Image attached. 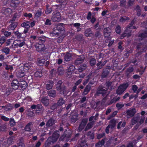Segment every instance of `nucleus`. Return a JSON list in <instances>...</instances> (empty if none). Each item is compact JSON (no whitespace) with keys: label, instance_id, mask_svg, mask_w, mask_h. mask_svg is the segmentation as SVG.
<instances>
[{"label":"nucleus","instance_id":"53","mask_svg":"<svg viewBox=\"0 0 147 147\" xmlns=\"http://www.w3.org/2000/svg\"><path fill=\"white\" fill-rule=\"evenodd\" d=\"M6 127L5 124H0V131H6Z\"/></svg>","mask_w":147,"mask_h":147},{"label":"nucleus","instance_id":"57","mask_svg":"<svg viewBox=\"0 0 147 147\" xmlns=\"http://www.w3.org/2000/svg\"><path fill=\"white\" fill-rule=\"evenodd\" d=\"M120 5L121 7H125L126 5L125 0H120Z\"/></svg>","mask_w":147,"mask_h":147},{"label":"nucleus","instance_id":"62","mask_svg":"<svg viewBox=\"0 0 147 147\" xmlns=\"http://www.w3.org/2000/svg\"><path fill=\"white\" fill-rule=\"evenodd\" d=\"M88 136H89L90 139H93L94 138V135L93 133H92L91 131H88L87 133Z\"/></svg>","mask_w":147,"mask_h":147},{"label":"nucleus","instance_id":"1","mask_svg":"<svg viewBox=\"0 0 147 147\" xmlns=\"http://www.w3.org/2000/svg\"><path fill=\"white\" fill-rule=\"evenodd\" d=\"M104 35L105 38H107L106 40L107 42L108 40H111L112 37L111 36V30L109 27L105 28L103 30Z\"/></svg>","mask_w":147,"mask_h":147},{"label":"nucleus","instance_id":"64","mask_svg":"<svg viewBox=\"0 0 147 147\" xmlns=\"http://www.w3.org/2000/svg\"><path fill=\"white\" fill-rule=\"evenodd\" d=\"M58 106L57 103H54L52 105L50 106V109L52 110H54L56 109Z\"/></svg>","mask_w":147,"mask_h":147},{"label":"nucleus","instance_id":"22","mask_svg":"<svg viewBox=\"0 0 147 147\" xmlns=\"http://www.w3.org/2000/svg\"><path fill=\"white\" fill-rule=\"evenodd\" d=\"M38 43L40 44L45 45L46 41V38L45 36L40 37L38 39Z\"/></svg>","mask_w":147,"mask_h":147},{"label":"nucleus","instance_id":"58","mask_svg":"<svg viewBox=\"0 0 147 147\" xmlns=\"http://www.w3.org/2000/svg\"><path fill=\"white\" fill-rule=\"evenodd\" d=\"M6 38L4 36H2L0 38V44L2 45L6 41Z\"/></svg>","mask_w":147,"mask_h":147},{"label":"nucleus","instance_id":"10","mask_svg":"<svg viewBox=\"0 0 147 147\" xmlns=\"http://www.w3.org/2000/svg\"><path fill=\"white\" fill-rule=\"evenodd\" d=\"M36 50L37 52L40 53L44 51L46 49L45 45L36 43L35 45Z\"/></svg>","mask_w":147,"mask_h":147},{"label":"nucleus","instance_id":"60","mask_svg":"<svg viewBox=\"0 0 147 147\" xmlns=\"http://www.w3.org/2000/svg\"><path fill=\"white\" fill-rule=\"evenodd\" d=\"M45 24L46 25L50 26L51 25V20L49 18L46 19V21L45 22Z\"/></svg>","mask_w":147,"mask_h":147},{"label":"nucleus","instance_id":"28","mask_svg":"<svg viewBox=\"0 0 147 147\" xmlns=\"http://www.w3.org/2000/svg\"><path fill=\"white\" fill-rule=\"evenodd\" d=\"M30 24L29 21H26L22 23L21 24V26L25 28H29L30 27Z\"/></svg>","mask_w":147,"mask_h":147},{"label":"nucleus","instance_id":"41","mask_svg":"<svg viewBox=\"0 0 147 147\" xmlns=\"http://www.w3.org/2000/svg\"><path fill=\"white\" fill-rule=\"evenodd\" d=\"M10 49L8 47H5L1 50L2 53H5L6 55H7L9 54Z\"/></svg>","mask_w":147,"mask_h":147},{"label":"nucleus","instance_id":"13","mask_svg":"<svg viewBox=\"0 0 147 147\" xmlns=\"http://www.w3.org/2000/svg\"><path fill=\"white\" fill-rule=\"evenodd\" d=\"M19 84V82L17 80H14L11 83V86L13 89L16 90L18 88Z\"/></svg>","mask_w":147,"mask_h":147},{"label":"nucleus","instance_id":"43","mask_svg":"<svg viewBox=\"0 0 147 147\" xmlns=\"http://www.w3.org/2000/svg\"><path fill=\"white\" fill-rule=\"evenodd\" d=\"M57 71L59 74H63L64 73V69L63 67L61 66L57 69Z\"/></svg>","mask_w":147,"mask_h":147},{"label":"nucleus","instance_id":"44","mask_svg":"<svg viewBox=\"0 0 147 147\" xmlns=\"http://www.w3.org/2000/svg\"><path fill=\"white\" fill-rule=\"evenodd\" d=\"M14 34L15 35L18 39H20L21 37L23 38V37H21V35L23 33H21L18 31H17L14 32Z\"/></svg>","mask_w":147,"mask_h":147},{"label":"nucleus","instance_id":"52","mask_svg":"<svg viewBox=\"0 0 147 147\" xmlns=\"http://www.w3.org/2000/svg\"><path fill=\"white\" fill-rule=\"evenodd\" d=\"M116 32L118 34H120L121 32V27L118 25L117 26L115 29Z\"/></svg>","mask_w":147,"mask_h":147},{"label":"nucleus","instance_id":"35","mask_svg":"<svg viewBox=\"0 0 147 147\" xmlns=\"http://www.w3.org/2000/svg\"><path fill=\"white\" fill-rule=\"evenodd\" d=\"M71 133L70 132H67L66 134L65 133L63 134L61 137H63V138H69L71 137Z\"/></svg>","mask_w":147,"mask_h":147},{"label":"nucleus","instance_id":"18","mask_svg":"<svg viewBox=\"0 0 147 147\" xmlns=\"http://www.w3.org/2000/svg\"><path fill=\"white\" fill-rule=\"evenodd\" d=\"M10 23L11 24L7 27L8 29L9 30H13L17 26L18 23L17 22H14Z\"/></svg>","mask_w":147,"mask_h":147},{"label":"nucleus","instance_id":"24","mask_svg":"<svg viewBox=\"0 0 147 147\" xmlns=\"http://www.w3.org/2000/svg\"><path fill=\"white\" fill-rule=\"evenodd\" d=\"M91 86L89 84L87 85L85 88L83 94L84 95H86L90 91Z\"/></svg>","mask_w":147,"mask_h":147},{"label":"nucleus","instance_id":"15","mask_svg":"<svg viewBox=\"0 0 147 147\" xmlns=\"http://www.w3.org/2000/svg\"><path fill=\"white\" fill-rule=\"evenodd\" d=\"M84 57L83 56H80L75 60L74 62L75 65H77L82 63L84 61Z\"/></svg>","mask_w":147,"mask_h":147},{"label":"nucleus","instance_id":"45","mask_svg":"<svg viewBox=\"0 0 147 147\" xmlns=\"http://www.w3.org/2000/svg\"><path fill=\"white\" fill-rule=\"evenodd\" d=\"M45 57H41L38 59V63H43L46 61Z\"/></svg>","mask_w":147,"mask_h":147},{"label":"nucleus","instance_id":"59","mask_svg":"<svg viewBox=\"0 0 147 147\" xmlns=\"http://www.w3.org/2000/svg\"><path fill=\"white\" fill-rule=\"evenodd\" d=\"M117 111H115L113 112L108 117V119H110L112 117H114L117 114Z\"/></svg>","mask_w":147,"mask_h":147},{"label":"nucleus","instance_id":"47","mask_svg":"<svg viewBox=\"0 0 147 147\" xmlns=\"http://www.w3.org/2000/svg\"><path fill=\"white\" fill-rule=\"evenodd\" d=\"M12 12V10L10 8H7L4 10V13L6 15L10 14Z\"/></svg>","mask_w":147,"mask_h":147},{"label":"nucleus","instance_id":"63","mask_svg":"<svg viewBox=\"0 0 147 147\" xmlns=\"http://www.w3.org/2000/svg\"><path fill=\"white\" fill-rule=\"evenodd\" d=\"M75 69V67L73 65H71L68 68L67 70L68 72H71L72 73V72Z\"/></svg>","mask_w":147,"mask_h":147},{"label":"nucleus","instance_id":"55","mask_svg":"<svg viewBox=\"0 0 147 147\" xmlns=\"http://www.w3.org/2000/svg\"><path fill=\"white\" fill-rule=\"evenodd\" d=\"M129 20V18L128 17L126 16H123V17H121L120 19V21L121 22H125L127 20Z\"/></svg>","mask_w":147,"mask_h":147},{"label":"nucleus","instance_id":"37","mask_svg":"<svg viewBox=\"0 0 147 147\" xmlns=\"http://www.w3.org/2000/svg\"><path fill=\"white\" fill-rule=\"evenodd\" d=\"M78 115H73L71 117V121L72 123H74L78 120Z\"/></svg>","mask_w":147,"mask_h":147},{"label":"nucleus","instance_id":"56","mask_svg":"<svg viewBox=\"0 0 147 147\" xmlns=\"http://www.w3.org/2000/svg\"><path fill=\"white\" fill-rule=\"evenodd\" d=\"M11 105V104H9L5 105L3 110L6 111L11 110L12 109V108L10 106Z\"/></svg>","mask_w":147,"mask_h":147},{"label":"nucleus","instance_id":"40","mask_svg":"<svg viewBox=\"0 0 147 147\" xmlns=\"http://www.w3.org/2000/svg\"><path fill=\"white\" fill-rule=\"evenodd\" d=\"M129 86V84L128 83H124L120 86V87L122 88L124 91H125L127 88Z\"/></svg>","mask_w":147,"mask_h":147},{"label":"nucleus","instance_id":"34","mask_svg":"<svg viewBox=\"0 0 147 147\" xmlns=\"http://www.w3.org/2000/svg\"><path fill=\"white\" fill-rule=\"evenodd\" d=\"M56 95V91L54 90H51L49 92L48 95L51 97H54Z\"/></svg>","mask_w":147,"mask_h":147},{"label":"nucleus","instance_id":"39","mask_svg":"<svg viewBox=\"0 0 147 147\" xmlns=\"http://www.w3.org/2000/svg\"><path fill=\"white\" fill-rule=\"evenodd\" d=\"M93 125V123L92 121L88 123L85 128V130H87L91 129Z\"/></svg>","mask_w":147,"mask_h":147},{"label":"nucleus","instance_id":"23","mask_svg":"<svg viewBox=\"0 0 147 147\" xmlns=\"http://www.w3.org/2000/svg\"><path fill=\"white\" fill-rule=\"evenodd\" d=\"M107 61V60H105L103 63H102L101 61H98L96 64V66L98 67L97 69H102Z\"/></svg>","mask_w":147,"mask_h":147},{"label":"nucleus","instance_id":"29","mask_svg":"<svg viewBox=\"0 0 147 147\" xmlns=\"http://www.w3.org/2000/svg\"><path fill=\"white\" fill-rule=\"evenodd\" d=\"M87 67V65L86 64H84L80 65L78 68V70L79 72H82Z\"/></svg>","mask_w":147,"mask_h":147},{"label":"nucleus","instance_id":"5","mask_svg":"<svg viewBox=\"0 0 147 147\" xmlns=\"http://www.w3.org/2000/svg\"><path fill=\"white\" fill-rule=\"evenodd\" d=\"M20 1L19 0H11L10 5L11 7L14 9L19 10L20 7Z\"/></svg>","mask_w":147,"mask_h":147},{"label":"nucleus","instance_id":"42","mask_svg":"<svg viewBox=\"0 0 147 147\" xmlns=\"http://www.w3.org/2000/svg\"><path fill=\"white\" fill-rule=\"evenodd\" d=\"M65 102V101L62 98H60L58 100L57 104L58 105V106H61L63 105Z\"/></svg>","mask_w":147,"mask_h":147},{"label":"nucleus","instance_id":"19","mask_svg":"<svg viewBox=\"0 0 147 147\" xmlns=\"http://www.w3.org/2000/svg\"><path fill=\"white\" fill-rule=\"evenodd\" d=\"M134 71V69L133 67H129L126 70L125 72V75L127 78L130 77V74L132 73Z\"/></svg>","mask_w":147,"mask_h":147},{"label":"nucleus","instance_id":"16","mask_svg":"<svg viewBox=\"0 0 147 147\" xmlns=\"http://www.w3.org/2000/svg\"><path fill=\"white\" fill-rule=\"evenodd\" d=\"M40 102L45 107L48 106L49 103V99L46 97L42 98Z\"/></svg>","mask_w":147,"mask_h":147},{"label":"nucleus","instance_id":"2","mask_svg":"<svg viewBox=\"0 0 147 147\" xmlns=\"http://www.w3.org/2000/svg\"><path fill=\"white\" fill-rule=\"evenodd\" d=\"M56 88L57 90L63 93L65 91L66 87L63 83L62 80H59L57 84Z\"/></svg>","mask_w":147,"mask_h":147},{"label":"nucleus","instance_id":"50","mask_svg":"<svg viewBox=\"0 0 147 147\" xmlns=\"http://www.w3.org/2000/svg\"><path fill=\"white\" fill-rule=\"evenodd\" d=\"M42 13V12L41 10H38L36 12L35 16L37 18H39L41 16Z\"/></svg>","mask_w":147,"mask_h":147},{"label":"nucleus","instance_id":"26","mask_svg":"<svg viewBox=\"0 0 147 147\" xmlns=\"http://www.w3.org/2000/svg\"><path fill=\"white\" fill-rule=\"evenodd\" d=\"M109 73V71L107 69L103 70L101 74V77L102 78H105L107 77Z\"/></svg>","mask_w":147,"mask_h":147},{"label":"nucleus","instance_id":"14","mask_svg":"<svg viewBox=\"0 0 147 147\" xmlns=\"http://www.w3.org/2000/svg\"><path fill=\"white\" fill-rule=\"evenodd\" d=\"M63 54L65 55L64 56V59L66 62L70 61L72 55L69 52L66 53H63Z\"/></svg>","mask_w":147,"mask_h":147},{"label":"nucleus","instance_id":"31","mask_svg":"<svg viewBox=\"0 0 147 147\" xmlns=\"http://www.w3.org/2000/svg\"><path fill=\"white\" fill-rule=\"evenodd\" d=\"M52 11V8L50 7L49 5L47 4L46 5V9L45 11V13L47 14L51 13Z\"/></svg>","mask_w":147,"mask_h":147},{"label":"nucleus","instance_id":"30","mask_svg":"<svg viewBox=\"0 0 147 147\" xmlns=\"http://www.w3.org/2000/svg\"><path fill=\"white\" fill-rule=\"evenodd\" d=\"M25 39L24 38L23 39V40H19V42L16 44L15 45H17L18 46V47H21L23 46H24L25 44Z\"/></svg>","mask_w":147,"mask_h":147},{"label":"nucleus","instance_id":"17","mask_svg":"<svg viewBox=\"0 0 147 147\" xmlns=\"http://www.w3.org/2000/svg\"><path fill=\"white\" fill-rule=\"evenodd\" d=\"M64 24L63 23H59L55 28V29H57V31H59L60 32L61 31H63L64 29Z\"/></svg>","mask_w":147,"mask_h":147},{"label":"nucleus","instance_id":"51","mask_svg":"<svg viewBox=\"0 0 147 147\" xmlns=\"http://www.w3.org/2000/svg\"><path fill=\"white\" fill-rule=\"evenodd\" d=\"M138 37L140 38L139 39L142 40L144 38H146L147 37V35H146L143 32L140 34L138 35Z\"/></svg>","mask_w":147,"mask_h":147},{"label":"nucleus","instance_id":"6","mask_svg":"<svg viewBox=\"0 0 147 147\" xmlns=\"http://www.w3.org/2000/svg\"><path fill=\"white\" fill-rule=\"evenodd\" d=\"M88 121V119L84 118L83 119L79 125L78 131L79 132L82 131L84 128Z\"/></svg>","mask_w":147,"mask_h":147},{"label":"nucleus","instance_id":"54","mask_svg":"<svg viewBox=\"0 0 147 147\" xmlns=\"http://www.w3.org/2000/svg\"><path fill=\"white\" fill-rule=\"evenodd\" d=\"M63 37L62 36H60L58 37L57 39L55 40V41L57 42L58 43H60L62 42L63 40Z\"/></svg>","mask_w":147,"mask_h":147},{"label":"nucleus","instance_id":"25","mask_svg":"<svg viewBox=\"0 0 147 147\" xmlns=\"http://www.w3.org/2000/svg\"><path fill=\"white\" fill-rule=\"evenodd\" d=\"M32 125V123L31 122L28 123L24 127V129L26 131H31V127Z\"/></svg>","mask_w":147,"mask_h":147},{"label":"nucleus","instance_id":"32","mask_svg":"<svg viewBox=\"0 0 147 147\" xmlns=\"http://www.w3.org/2000/svg\"><path fill=\"white\" fill-rule=\"evenodd\" d=\"M60 32L59 31H57V29H55L54 28L53 31L51 33L50 35L52 36H58Z\"/></svg>","mask_w":147,"mask_h":147},{"label":"nucleus","instance_id":"7","mask_svg":"<svg viewBox=\"0 0 147 147\" xmlns=\"http://www.w3.org/2000/svg\"><path fill=\"white\" fill-rule=\"evenodd\" d=\"M59 136V131H56L51 136L49 137L48 138H51L50 140L52 142V143H54L57 141Z\"/></svg>","mask_w":147,"mask_h":147},{"label":"nucleus","instance_id":"33","mask_svg":"<svg viewBox=\"0 0 147 147\" xmlns=\"http://www.w3.org/2000/svg\"><path fill=\"white\" fill-rule=\"evenodd\" d=\"M132 28L130 27L126 28L125 30H127L126 33L127 35V37H128L131 35V32L132 31Z\"/></svg>","mask_w":147,"mask_h":147},{"label":"nucleus","instance_id":"38","mask_svg":"<svg viewBox=\"0 0 147 147\" xmlns=\"http://www.w3.org/2000/svg\"><path fill=\"white\" fill-rule=\"evenodd\" d=\"M124 91L119 86L116 90V93L120 95L123 94Z\"/></svg>","mask_w":147,"mask_h":147},{"label":"nucleus","instance_id":"49","mask_svg":"<svg viewBox=\"0 0 147 147\" xmlns=\"http://www.w3.org/2000/svg\"><path fill=\"white\" fill-rule=\"evenodd\" d=\"M110 123L111 124L109 125H110L111 127L112 128L115 126L116 125V121L114 119H111L110 121Z\"/></svg>","mask_w":147,"mask_h":147},{"label":"nucleus","instance_id":"46","mask_svg":"<svg viewBox=\"0 0 147 147\" xmlns=\"http://www.w3.org/2000/svg\"><path fill=\"white\" fill-rule=\"evenodd\" d=\"M80 144L81 147H87L88 145L86 143V141L85 140H82Z\"/></svg>","mask_w":147,"mask_h":147},{"label":"nucleus","instance_id":"9","mask_svg":"<svg viewBox=\"0 0 147 147\" xmlns=\"http://www.w3.org/2000/svg\"><path fill=\"white\" fill-rule=\"evenodd\" d=\"M59 136V131H56L51 136L49 137L48 138H51L50 140L52 142V143H54L57 141Z\"/></svg>","mask_w":147,"mask_h":147},{"label":"nucleus","instance_id":"48","mask_svg":"<svg viewBox=\"0 0 147 147\" xmlns=\"http://www.w3.org/2000/svg\"><path fill=\"white\" fill-rule=\"evenodd\" d=\"M96 61L95 59L92 58L91 59L90 61V63L91 66H93L96 63Z\"/></svg>","mask_w":147,"mask_h":147},{"label":"nucleus","instance_id":"21","mask_svg":"<svg viewBox=\"0 0 147 147\" xmlns=\"http://www.w3.org/2000/svg\"><path fill=\"white\" fill-rule=\"evenodd\" d=\"M85 35L87 37L92 36L94 34L90 28L87 29L85 32Z\"/></svg>","mask_w":147,"mask_h":147},{"label":"nucleus","instance_id":"4","mask_svg":"<svg viewBox=\"0 0 147 147\" xmlns=\"http://www.w3.org/2000/svg\"><path fill=\"white\" fill-rule=\"evenodd\" d=\"M52 20L54 22H59L61 20L60 13L59 12L55 11L53 12L51 18Z\"/></svg>","mask_w":147,"mask_h":147},{"label":"nucleus","instance_id":"11","mask_svg":"<svg viewBox=\"0 0 147 147\" xmlns=\"http://www.w3.org/2000/svg\"><path fill=\"white\" fill-rule=\"evenodd\" d=\"M107 90L103 88L101 86H99L96 92L97 94H102V96H105L107 93Z\"/></svg>","mask_w":147,"mask_h":147},{"label":"nucleus","instance_id":"8","mask_svg":"<svg viewBox=\"0 0 147 147\" xmlns=\"http://www.w3.org/2000/svg\"><path fill=\"white\" fill-rule=\"evenodd\" d=\"M59 136V131H56L51 136L49 137L48 138H51L50 140L52 142V143H54L57 141Z\"/></svg>","mask_w":147,"mask_h":147},{"label":"nucleus","instance_id":"3","mask_svg":"<svg viewBox=\"0 0 147 147\" xmlns=\"http://www.w3.org/2000/svg\"><path fill=\"white\" fill-rule=\"evenodd\" d=\"M31 108L33 109H35V112L36 113H39L41 111H42L44 110V108L42 105L40 104H39L36 105H32L31 106Z\"/></svg>","mask_w":147,"mask_h":147},{"label":"nucleus","instance_id":"12","mask_svg":"<svg viewBox=\"0 0 147 147\" xmlns=\"http://www.w3.org/2000/svg\"><path fill=\"white\" fill-rule=\"evenodd\" d=\"M136 112V109L134 108H130L126 111L127 115L129 117H132L135 115Z\"/></svg>","mask_w":147,"mask_h":147},{"label":"nucleus","instance_id":"20","mask_svg":"<svg viewBox=\"0 0 147 147\" xmlns=\"http://www.w3.org/2000/svg\"><path fill=\"white\" fill-rule=\"evenodd\" d=\"M55 123V120L53 118H51L47 122L46 126L47 127H49L53 125Z\"/></svg>","mask_w":147,"mask_h":147},{"label":"nucleus","instance_id":"27","mask_svg":"<svg viewBox=\"0 0 147 147\" xmlns=\"http://www.w3.org/2000/svg\"><path fill=\"white\" fill-rule=\"evenodd\" d=\"M54 85V82L52 80H49L46 85V88L47 90H50L52 88Z\"/></svg>","mask_w":147,"mask_h":147},{"label":"nucleus","instance_id":"61","mask_svg":"<svg viewBox=\"0 0 147 147\" xmlns=\"http://www.w3.org/2000/svg\"><path fill=\"white\" fill-rule=\"evenodd\" d=\"M10 125L11 126H13L16 124L14 119L13 118H11L10 119Z\"/></svg>","mask_w":147,"mask_h":147},{"label":"nucleus","instance_id":"36","mask_svg":"<svg viewBox=\"0 0 147 147\" xmlns=\"http://www.w3.org/2000/svg\"><path fill=\"white\" fill-rule=\"evenodd\" d=\"M50 138H48V139L45 142V147H49L52 143V142L50 140Z\"/></svg>","mask_w":147,"mask_h":147}]
</instances>
